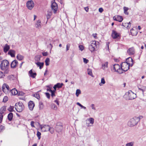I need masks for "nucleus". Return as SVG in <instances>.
<instances>
[{
  "label": "nucleus",
  "instance_id": "f257e3e1",
  "mask_svg": "<svg viewBox=\"0 0 146 146\" xmlns=\"http://www.w3.org/2000/svg\"><path fill=\"white\" fill-rule=\"evenodd\" d=\"M9 63L7 60H3L0 64L1 68L2 70H4V73L7 74L8 72Z\"/></svg>",
  "mask_w": 146,
  "mask_h": 146
},
{
  "label": "nucleus",
  "instance_id": "f03ea898",
  "mask_svg": "<svg viewBox=\"0 0 146 146\" xmlns=\"http://www.w3.org/2000/svg\"><path fill=\"white\" fill-rule=\"evenodd\" d=\"M139 122V119L137 117H135L130 119L128 122L127 125L128 126L132 127L137 125Z\"/></svg>",
  "mask_w": 146,
  "mask_h": 146
},
{
  "label": "nucleus",
  "instance_id": "7ed1b4c3",
  "mask_svg": "<svg viewBox=\"0 0 146 146\" xmlns=\"http://www.w3.org/2000/svg\"><path fill=\"white\" fill-rule=\"evenodd\" d=\"M99 42H96L95 40H93L90 42V44L89 46V49L91 52L94 51L98 47Z\"/></svg>",
  "mask_w": 146,
  "mask_h": 146
},
{
  "label": "nucleus",
  "instance_id": "20e7f679",
  "mask_svg": "<svg viewBox=\"0 0 146 146\" xmlns=\"http://www.w3.org/2000/svg\"><path fill=\"white\" fill-rule=\"evenodd\" d=\"M127 96L126 98L129 100H133L136 97V94L133 92L131 90H129L126 92L125 95Z\"/></svg>",
  "mask_w": 146,
  "mask_h": 146
},
{
  "label": "nucleus",
  "instance_id": "39448f33",
  "mask_svg": "<svg viewBox=\"0 0 146 146\" xmlns=\"http://www.w3.org/2000/svg\"><path fill=\"white\" fill-rule=\"evenodd\" d=\"M15 108L18 112L22 111L24 108L23 104L21 102L16 103L15 105Z\"/></svg>",
  "mask_w": 146,
  "mask_h": 146
},
{
  "label": "nucleus",
  "instance_id": "423d86ee",
  "mask_svg": "<svg viewBox=\"0 0 146 146\" xmlns=\"http://www.w3.org/2000/svg\"><path fill=\"white\" fill-rule=\"evenodd\" d=\"M130 65V62H122L121 64L122 71H127L129 69Z\"/></svg>",
  "mask_w": 146,
  "mask_h": 146
},
{
  "label": "nucleus",
  "instance_id": "0eeeda50",
  "mask_svg": "<svg viewBox=\"0 0 146 146\" xmlns=\"http://www.w3.org/2000/svg\"><path fill=\"white\" fill-rule=\"evenodd\" d=\"M113 69L115 71L119 73V74L122 73L121 67L119 64H115L113 65Z\"/></svg>",
  "mask_w": 146,
  "mask_h": 146
},
{
  "label": "nucleus",
  "instance_id": "6e6552de",
  "mask_svg": "<svg viewBox=\"0 0 146 146\" xmlns=\"http://www.w3.org/2000/svg\"><path fill=\"white\" fill-rule=\"evenodd\" d=\"M27 6L29 10H31L34 6V3L32 0L29 1L27 3Z\"/></svg>",
  "mask_w": 146,
  "mask_h": 146
},
{
  "label": "nucleus",
  "instance_id": "1a4fd4ad",
  "mask_svg": "<svg viewBox=\"0 0 146 146\" xmlns=\"http://www.w3.org/2000/svg\"><path fill=\"white\" fill-rule=\"evenodd\" d=\"M2 88L3 91L4 93L6 94L8 93L10 90L8 85L6 84H4L3 85Z\"/></svg>",
  "mask_w": 146,
  "mask_h": 146
},
{
  "label": "nucleus",
  "instance_id": "9d476101",
  "mask_svg": "<svg viewBox=\"0 0 146 146\" xmlns=\"http://www.w3.org/2000/svg\"><path fill=\"white\" fill-rule=\"evenodd\" d=\"M49 126L47 125H40V127L41 129L43 132L47 131H49Z\"/></svg>",
  "mask_w": 146,
  "mask_h": 146
},
{
  "label": "nucleus",
  "instance_id": "9b49d317",
  "mask_svg": "<svg viewBox=\"0 0 146 146\" xmlns=\"http://www.w3.org/2000/svg\"><path fill=\"white\" fill-rule=\"evenodd\" d=\"M51 8L53 11L54 13H56L58 10V7L57 4L54 1L52 3Z\"/></svg>",
  "mask_w": 146,
  "mask_h": 146
},
{
  "label": "nucleus",
  "instance_id": "f8f14e48",
  "mask_svg": "<svg viewBox=\"0 0 146 146\" xmlns=\"http://www.w3.org/2000/svg\"><path fill=\"white\" fill-rule=\"evenodd\" d=\"M111 36L114 39L119 38L120 34L116 31L113 30L112 31Z\"/></svg>",
  "mask_w": 146,
  "mask_h": 146
},
{
  "label": "nucleus",
  "instance_id": "ddd939ff",
  "mask_svg": "<svg viewBox=\"0 0 146 146\" xmlns=\"http://www.w3.org/2000/svg\"><path fill=\"white\" fill-rule=\"evenodd\" d=\"M113 19L114 20H115L119 22H122L123 20L122 17L121 16L119 15H116L114 16L113 17Z\"/></svg>",
  "mask_w": 146,
  "mask_h": 146
},
{
  "label": "nucleus",
  "instance_id": "4468645a",
  "mask_svg": "<svg viewBox=\"0 0 146 146\" xmlns=\"http://www.w3.org/2000/svg\"><path fill=\"white\" fill-rule=\"evenodd\" d=\"M35 106V104L33 101H30L28 103V107L29 109L32 111L33 110Z\"/></svg>",
  "mask_w": 146,
  "mask_h": 146
},
{
  "label": "nucleus",
  "instance_id": "2eb2a0df",
  "mask_svg": "<svg viewBox=\"0 0 146 146\" xmlns=\"http://www.w3.org/2000/svg\"><path fill=\"white\" fill-rule=\"evenodd\" d=\"M127 53L129 55H133L135 53L134 49L133 48H129L127 51Z\"/></svg>",
  "mask_w": 146,
  "mask_h": 146
},
{
  "label": "nucleus",
  "instance_id": "dca6fc26",
  "mask_svg": "<svg viewBox=\"0 0 146 146\" xmlns=\"http://www.w3.org/2000/svg\"><path fill=\"white\" fill-rule=\"evenodd\" d=\"M56 131L58 133L61 132L63 129V127L62 125H56L55 127Z\"/></svg>",
  "mask_w": 146,
  "mask_h": 146
},
{
  "label": "nucleus",
  "instance_id": "f3484780",
  "mask_svg": "<svg viewBox=\"0 0 146 146\" xmlns=\"http://www.w3.org/2000/svg\"><path fill=\"white\" fill-rule=\"evenodd\" d=\"M86 123L88 124V126H91L89 125V124L90 123L92 124L94 123V119L92 118H90L89 119L86 120Z\"/></svg>",
  "mask_w": 146,
  "mask_h": 146
},
{
  "label": "nucleus",
  "instance_id": "a211bd4d",
  "mask_svg": "<svg viewBox=\"0 0 146 146\" xmlns=\"http://www.w3.org/2000/svg\"><path fill=\"white\" fill-rule=\"evenodd\" d=\"M29 74L30 76L35 78L36 76V74L35 72H33L32 70H31L29 72Z\"/></svg>",
  "mask_w": 146,
  "mask_h": 146
},
{
  "label": "nucleus",
  "instance_id": "6ab92c4d",
  "mask_svg": "<svg viewBox=\"0 0 146 146\" xmlns=\"http://www.w3.org/2000/svg\"><path fill=\"white\" fill-rule=\"evenodd\" d=\"M18 64L17 61L16 60H13L11 63V68H15L16 66Z\"/></svg>",
  "mask_w": 146,
  "mask_h": 146
},
{
  "label": "nucleus",
  "instance_id": "aec40b11",
  "mask_svg": "<svg viewBox=\"0 0 146 146\" xmlns=\"http://www.w3.org/2000/svg\"><path fill=\"white\" fill-rule=\"evenodd\" d=\"M15 52V50H10L8 52V54L10 55L12 57H14Z\"/></svg>",
  "mask_w": 146,
  "mask_h": 146
},
{
  "label": "nucleus",
  "instance_id": "412c9836",
  "mask_svg": "<svg viewBox=\"0 0 146 146\" xmlns=\"http://www.w3.org/2000/svg\"><path fill=\"white\" fill-rule=\"evenodd\" d=\"M10 92L11 94L13 95H16L17 94L18 95V92L17 90L15 88L11 90H10Z\"/></svg>",
  "mask_w": 146,
  "mask_h": 146
},
{
  "label": "nucleus",
  "instance_id": "4be33fe9",
  "mask_svg": "<svg viewBox=\"0 0 146 146\" xmlns=\"http://www.w3.org/2000/svg\"><path fill=\"white\" fill-rule=\"evenodd\" d=\"M35 27L39 29L41 28V22L39 20L37 21L35 25Z\"/></svg>",
  "mask_w": 146,
  "mask_h": 146
},
{
  "label": "nucleus",
  "instance_id": "5701e85b",
  "mask_svg": "<svg viewBox=\"0 0 146 146\" xmlns=\"http://www.w3.org/2000/svg\"><path fill=\"white\" fill-rule=\"evenodd\" d=\"M9 49L10 46L7 44H6L5 45L4 48V52L6 53L9 50Z\"/></svg>",
  "mask_w": 146,
  "mask_h": 146
},
{
  "label": "nucleus",
  "instance_id": "b1692460",
  "mask_svg": "<svg viewBox=\"0 0 146 146\" xmlns=\"http://www.w3.org/2000/svg\"><path fill=\"white\" fill-rule=\"evenodd\" d=\"M126 62H130V65H131V66L133 65V60L131 58L129 57L126 59Z\"/></svg>",
  "mask_w": 146,
  "mask_h": 146
},
{
  "label": "nucleus",
  "instance_id": "393cba45",
  "mask_svg": "<svg viewBox=\"0 0 146 146\" xmlns=\"http://www.w3.org/2000/svg\"><path fill=\"white\" fill-rule=\"evenodd\" d=\"M35 63L38 67H39V68L40 69H41L43 67L44 64L43 62H37Z\"/></svg>",
  "mask_w": 146,
  "mask_h": 146
},
{
  "label": "nucleus",
  "instance_id": "a878e982",
  "mask_svg": "<svg viewBox=\"0 0 146 146\" xmlns=\"http://www.w3.org/2000/svg\"><path fill=\"white\" fill-rule=\"evenodd\" d=\"M108 62H105L104 64H102V67L103 69L105 70L106 68H108Z\"/></svg>",
  "mask_w": 146,
  "mask_h": 146
},
{
  "label": "nucleus",
  "instance_id": "bb28decb",
  "mask_svg": "<svg viewBox=\"0 0 146 146\" xmlns=\"http://www.w3.org/2000/svg\"><path fill=\"white\" fill-rule=\"evenodd\" d=\"M17 58L18 60H21L23 59L24 56L20 54H18L17 56Z\"/></svg>",
  "mask_w": 146,
  "mask_h": 146
},
{
  "label": "nucleus",
  "instance_id": "cd10ccee",
  "mask_svg": "<svg viewBox=\"0 0 146 146\" xmlns=\"http://www.w3.org/2000/svg\"><path fill=\"white\" fill-rule=\"evenodd\" d=\"M8 119L9 121H11L13 117V114L12 113H10L8 115Z\"/></svg>",
  "mask_w": 146,
  "mask_h": 146
},
{
  "label": "nucleus",
  "instance_id": "c85d7f7f",
  "mask_svg": "<svg viewBox=\"0 0 146 146\" xmlns=\"http://www.w3.org/2000/svg\"><path fill=\"white\" fill-rule=\"evenodd\" d=\"M57 88H61L62 86L63 85V84L62 83H57L56 85H55Z\"/></svg>",
  "mask_w": 146,
  "mask_h": 146
},
{
  "label": "nucleus",
  "instance_id": "c756f323",
  "mask_svg": "<svg viewBox=\"0 0 146 146\" xmlns=\"http://www.w3.org/2000/svg\"><path fill=\"white\" fill-rule=\"evenodd\" d=\"M105 83V81L104 80V78H102L101 80V82L99 83V85L100 86H102L103 84Z\"/></svg>",
  "mask_w": 146,
  "mask_h": 146
},
{
  "label": "nucleus",
  "instance_id": "7c9ffc66",
  "mask_svg": "<svg viewBox=\"0 0 146 146\" xmlns=\"http://www.w3.org/2000/svg\"><path fill=\"white\" fill-rule=\"evenodd\" d=\"M51 108L55 110H56L58 109L56 105L54 104H51Z\"/></svg>",
  "mask_w": 146,
  "mask_h": 146
},
{
  "label": "nucleus",
  "instance_id": "2f4dec72",
  "mask_svg": "<svg viewBox=\"0 0 146 146\" xmlns=\"http://www.w3.org/2000/svg\"><path fill=\"white\" fill-rule=\"evenodd\" d=\"M122 25L126 28H130V25H129L128 23H122Z\"/></svg>",
  "mask_w": 146,
  "mask_h": 146
},
{
  "label": "nucleus",
  "instance_id": "473e14b6",
  "mask_svg": "<svg viewBox=\"0 0 146 146\" xmlns=\"http://www.w3.org/2000/svg\"><path fill=\"white\" fill-rule=\"evenodd\" d=\"M134 143V142H131L126 144L125 146H133Z\"/></svg>",
  "mask_w": 146,
  "mask_h": 146
},
{
  "label": "nucleus",
  "instance_id": "72a5a7b5",
  "mask_svg": "<svg viewBox=\"0 0 146 146\" xmlns=\"http://www.w3.org/2000/svg\"><path fill=\"white\" fill-rule=\"evenodd\" d=\"M49 62H50L49 58H47L45 60V64L46 66H48L49 65Z\"/></svg>",
  "mask_w": 146,
  "mask_h": 146
},
{
  "label": "nucleus",
  "instance_id": "f704fd0d",
  "mask_svg": "<svg viewBox=\"0 0 146 146\" xmlns=\"http://www.w3.org/2000/svg\"><path fill=\"white\" fill-rule=\"evenodd\" d=\"M33 95L34 97L36 98L37 99H39L40 98L39 94L38 93L34 94Z\"/></svg>",
  "mask_w": 146,
  "mask_h": 146
},
{
  "label": "nucleus",
  "instance_id": "c9c22d12",
  "mask_svg": "<svg viewBox=\"0 0 146 146\" xmlns=\"http://www.w3.org/2000/svg\"><path fill=\"white\" fill-rule=\"evenodd\" d=\"M3 112L2 111V112L0 113V123H1L2 122L3 118Z\"/></svg>",
  "mask_w": 146,
  "mask_h": 146
},
{
  "label": "nucleus",
  "instance_id": "e433bc0d",
  "mask_svg": "<svg viewBox=\"0 0 146 146\" xmlns=\"http://www.w3.org/2000/svg\"><path fill=\"white\" fill-rule=\"evenodd\" d=\"M87 70L88 74L91 76H92V72L91 70L90 69H88Z\"/></svg>",
  "mask_w": 146,
  "mask_h": 146
},
{
  "label": "nucleus",
  "instance_id": "4c0bfd02",
  "mask_svg": "<svg viewBox=\"0 0 146 146\" xmlns=\"http://www.w3.org/2000/svg\"><path fill=\"white\" fill-rule=\"evenodd\" d=\"M81 93V91L79 89H77L76 92V96L78 97L79 95Z\"/></svg>",
  "mask_w": 146,
  "mask_h": 146
},
{
  "label": "nucleus",
  "instance_id": "58836bf2",
  "mask_svg": "<svg viewBox=\"0 0 146 146\" xmlns=\"http://www.w3.org/2000/svg\"><path fill=\"white\" fill-rule=\"evenodd\" d=\"M39 107L40 110H42L43 108L44 105L42 102H40L39 104Z\"/></svg>",
  "mask_w": 146,
  "mask_h": 146
},
{
  "label": "nucleus",
  "instance_id": "ea45409f",
  "mask_svg": "<svg viewBox=\"0 0 146 146\" xmlns=\"http://www.w3.org/2000/svg\"><path fill=\"white\" fill-rule=\"evenodd\" d=\"M49 131L50 132V133L52 134L54 133V129L52 127H49Z\"/></svg>",
  "mask_w": 146,
  "mask_h": 146
},
{
  "label": "nucleus",
  "instance_id": "a19ab883",
  "mask_svg": "<svg viewBox=\"0 0 146 146\" xmlns=\"http://www.w3.org/2000/svg\"><path fill=\"white\" fill-rule=\"evenodd\" d=\"M13 106H10L8 110L10 111H13Z\"/></svg>",
  "mask_w": 146,
  "mask_h": 146
},
{
  "label": "nucleus",
  "instance_id": "79ce46f5",
  "mask_svg": "<svg viewBox=\"0 0 146 146\" xmlns=\"http://www.w3.org/2000/svg\"><path fill=\"white\" fill-rule=\"evenodd\" d=\"M138 89L139 90L142 91L143 92V93L146 89V87L143 86L142 88H138Z\"/></svg>",
  "mask_w": 146,
  "mask_h": 146
},
{
  "label": "nucleus",
  "instance_id": "37998d69",
  "mask_svg": "<svg viewBox=\"0 0 146 146\" xmlns=\"http://www.w3.org/2000/svg\"><path fill=\"white\" fill-rule=\"evenodd\" d=\"M36 135L38 137V139H40L41 138V133L40 132H39L38 131Z\"/></svg>",
  "mask_w": 146,
  "mask_h": 146
},
{
  "label": "nucleus",
  "instance_id": "c03bdc74",
  "mask_svg": "<svg viewBox=\"0 0 146 146\" xmlns=\"http://www.w3.org/2000/svg\"><path fill=\"white\" fill-rule=\"evenodd\" d=\"M5 129V127L3 125H1L0 126V132H2Z\"/></svg>",
  "mask_w": 146,
  "mask_h": 146
},
{
  "label": "nucleus",
  "instance_id": "a18cd8bd",
  "mask_svg": "<svg viewBox=\"0 0 146 146\" xmlns=\"http://www.w3.org/2000/svg\"><path fill=\"white\" fill-rule=\"evenodd\" d=\"M46 87L48 88L47 89V91H48L51 92H52L53 91L52 90L51 88L49 86H47Z\"/></svg>",
  "mask_w": 146,
  "mask_h": 146
},
{
  "label": "nucleus",
  "instance_id": "49530a36",
  "mask_svg": "<svg viewBox=\"0 0 146 146\" xmlns=\"http://www.w3.org/2000/svg\"><path fill=\"white\" fill-rule=\"evenodd\" d=\"M4 76V73L0 71V78H3Z\"/></svg>",
  "mask_w": 146,
  "mask_h": 146
},
{
  "label": "nucleus",
  "instance_id": "de8ad7c7",
  "mask_svg": "<svg viewBox=\"0 0 146 146\" xmlns=\"http://www.w3.org/2000/svg\"><path fill=\"white\" fill-rule=\"evenodd\" d=\"M70 44H68L66 46V51L68 50L70 48Z\"/></svg>",
  "mask_w": 146,
  "mask_h": 146
},
{
  "label": "nucleus",
  "instance_id": "09e8293b",
  "mask_svg": "<svg viewBox=\"0 0 146 146\" xmlns=\"http://www.w3.org/2000/svg\"><path fill=\"white\" fill-rule=\"evenodd\" d=\"M91 107L93 110H96V108L95 107V106L94 104H91Z\"/></svg>",
  "mask_w": 146,
  "mask_h": 146
},
{
  "label": "nucleus",
  "instance_id": "8fccbe9b",
  "mask_svg": "<svg viewBox=\"0 0 146 146\" xmlns=\"http://www.w3.org/2000/svg\"><path fill=\"white\" fill-rule=\"evenodd\" d=\"M79 48L80 50L81 51H82L84 49V46L82 45H80L79 46Z\"/></svg>",
  "mask_w": 146,
  "mask_h": 146
},
{
  "label": "nucleus",
  "instance_id": "3c124183",
  "mask_svg": "<svg viewBox=\"0 0 146 146\" xmlns=\"http://www.w3.org/2000/svg\"><path fill=\"white\" fill-rule=\"evenodd\" d=\"M55 92H54V91H53L52 92H51V96L52 98L55 96V93H54Z\"/></svg>",
  "mask_w": 146,
  "mask_h": 146
},
{
  "label": "nucleus",
  "instance_id": "603ef678",
  "mask_svg": "<svg viewBox=\"0 0 146 146\" xmlns=\"http://www.w3.org/2000/svg\"><path fill=\"white\" fill-rule=\"evenodd\" d=\"M45 94L47 97L49 99L50 97V94L48 93H45Z\"/></svg>",
  "mask_w": 146,
  "mask_h": 146
},
{
  "label": "nucleus",
  "instance_id": "864d4df0",
  "mask_svg": "<svg viewBox=\"0 0 146 146\" xmlns=\"http://www.w3.org/2000/svg\"><path fill=\"white\" fill-rule=\"evenodd\" d=\"M42 55L44 56H47L48 55V53L47 52H42Z\"/></svg>",
  "mask_w": 146,
  "mask_h": 146
},
{
  "label": "nucleus",
  "instance_id": "5fc2aeb1",
  "mask_svg": "<svg viewBox=\"0 0 146 146\" xmlns=\"http://www.w3.org/2000/svg\"><path fill=\"white\" fill-rule=\"evenodd\" d=\"M34 123H35L33 121H31V126L32 127H35V125H34Z\"/></svg>",
  "mask_w": 146,
  "mask_h": 146
},
{
  "label": "nucleus",
  "instance_id": "6e6d98bb",
  "mask_svg": "<svg viewBox=\"0 0 146 146\" xmlns=\"http://www.w3.org/2000/svg\"><path fill=\"white\" fill-rule=\"evenodd\" d=\"M83 61L86 64L87 63L88 61V60L86 59V58H83Z\"/></svg>",
  "mask_w": 146,
  "mask_h": 146
},
{
  "label": "nucleus",
  "instance_id": "4d7b16f0",
  "mask_svg": "<svg viewBox=\"0 0 146 146\" xmlns=\"http://www.w3.org/2000/svg\"><path fill=\"white\" fill-rule=\"evenodd\" d=\"M8 98L7 97H5L3 99V101L4 102H5L7 101L8 100Z\"/></svg>",
  "mask_w": 146,
  "mask_h": 146
},
{
  "label": "nucleus",
  "instance_id": "13d9d810",
  "mask_svg": "<svg viewBox=\"0 0 146 146\" xmlns=\"http://www.w3.org/2000/svg\"><path fill=\"white\" fill-rule=\"evenodd\" d=\"M123 9L124 11H127V10L129 9V8L128 7H125L123 8Z\"/></svg>",
  "mask_w": 146,
  "mask_h": 146
},
{
  "label": "nucleus",
  "instance_id": "bf43d9fd",
  "mask_svg": "<svg viewBox=\"0 0 146 146\" xmlns=\"http://www.w3.org/2000/svg\"><path fill=\"white\" fill-rule=\"evenodd\" d=\"M103 10H104L102 8H100L99 9V11L100 13H102L103 11Z\"/></svg>",
  "mask_w": 146,
  "mask_h": 146
},
{
  "label": "nucleus",
  "instance_id": "052dcab7",
  "mask_svg": "<svg viewBox=\"0 0 146 146\" xmlns=\"http://www.w3.org/2000/svg\"><path fill=\"white\" fill-rule=\"evenodd\" d=\"M51 15V13L48 14V15H46V17L47 18V19H48L49 18Z\"/></svg>",
  "mask_w": 146,
  "mask_h": 146
},
{
  "label": "nucleus",
  "instance_id": "680f3d73",
  "mask_svg": "<svg viewBox=\"0 0 146 146\" xmlns=\"http://www.w3.org/2000/svg\"><path fill=\"white\" fill-rule=\"evenodd\" d=\"M54 102L55 103H56V104H57V105H59V102H58V100H55Z\"/></svg>",
  "mask_w": 146,
  "mask_h": 146
},
{
  "label": "nucleus",
  "instance_id": "e2e57ef3",
  "mask_svg": "<svg viewBox=\"0 0 146 146\" xmlns=\"http://www.w3.org/2000/svg\"><path fill=\"white\" fill-rule=\"evenodd\" d=\"M84 9L87 12H88V11L89 8L88 7H85Z\"/></svg>",
  "mask_w": 146,
  "mask_h": 146
},
{
  "label": "nucleus",
  "instance_id": "0e129e2a",
  "mask_svg": "<svg viewBox=\"0 0 146 146\" xmlns=\"http://www.w3.org/2000/svg\"><path fill=\"white\" fill-rule=\"evenodd\" d=\"M137 118L139 119V121L140 119H142L143 118V117L142 116H140L139 117H137Z\"/></svg>",
  "mask_w": 146,
  "mask_h": 146
},
{
  "label": "nucleus",
  "instance_id": "69168bd1",
  "mask_svg": "<svg viewBox=\"0 0 146 146\" xmlns=\"http://www.w3.org/2000/svg\"><path fill=\"white\" fill-rule=\"evenodd\" d=\"M53 88L54 89V90L53 91H54V92H55L56 90V88H57V87H56L55 85H54V86L53 87Z\"/></svg>",
  "mask_w": 146,
  "mask_h": 146
},
{
  "label": "nucleus",
  "instance_id": "338daca9",
  "mask_svg": "<svg viewBox=\"0 0 146 146\" xmlns=\"http://www.w3.org/2000/svg\"><path fill=\"white\" fill-rule=\"evenodd\" d=\"M24 94V93L21 92V93H18V95H23Z\"/></svg>",
  "mask_w": 146,
  "mask_h": 146
},
{
  "label": "nucleus",
  "instance_id": "774afa93",
  "mask_svg": "<svg viewBox=\"0 0 146 146\" xmlns=\"http://www.w3.org/2000/svg\"><path fill=\"white\" fill-rule=\"evenodd\" d=\"M96 34H93V36L95 38H96L97 36H96Z\"/></svg>",
  "mask_w": 146,
  "mask_h": 146
}]
</instances>
